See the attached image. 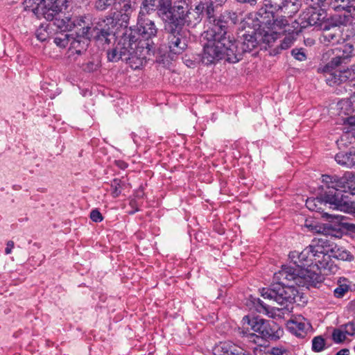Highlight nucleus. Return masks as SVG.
Returning <instances> with one entry per match:
<instances>
[{
    "label": "nucleus",
    "instance_id": "1",
    "mask_svg": "<svg viewBox=\"0 0 355 355\" xmlns=\"http://www.w3.org/2000/svg\"><path fill=\"white\" fill-rule=\"evenodd\" d=\"M214 12V7L211 3L207 6L201 1L193 8L186 0H181L175 3L172 13L167 19L183 28L184 26L194 27L205 17L209 27L204 33L207 42L203 47L202 58L205 56L206 47L214 44L223 28L232 26L237 21V15L234 12L225 11L218 17L215 16Z\"/></svg>",
    "mask_w": 355,
    "mask_h": 355
},
{
    "label": "nucleus",
    "instance_id": "2",
    "mask_svg": "<svg viewBox=\"0 0 355 355\" xmlns=\"http://www.w3.org/2000/svg\"><path fill=\"white\" fill-rule=\"evenodd\" d=\"M323 279L320 273L311 268H304L301 266H297V268L283 266L279 271L274 274V282L269 288H263L261 293L265 299L284 305L295 301L298 293L295 285L306 288L316 287Z\"/></svg>",
    "mask_w": 355,
    "mask_h": 355
},
{
    "label": "nucleus",
    "instance_id": "3",
    "mask_svg": "<svg viewBox=\"0 0 355 355\" xmlns=\"http://www.w3.org/2000/svg\"><path fill=\"white\" fill-rule=\"evenodd\" d=\"M230 27L223 28L214 44L206 47L205 56L201 58L204 64H214L220 60H225L230 63H236L243 59L245 53L257 50L261 42H270V35L268 33L262 35L256 30L245 32L241 37V41L237 42L228 35Z\"/></svg>",
    "mask_w": 355,
    "mask_h": 355
},
{
    "label": "nucleus",
    "instance_id": "4",
    "mask_svg": "<svg viewBox=\"0 0 355 355\" xmlns=\"http://www.w3.org/2000/svg\"><path fill=\"white\" fill-rule=\"evenodd\" d=\"M61 31H71L74 28L78 31L76 35H91L94 37L98 45L110 44L114 37V28L116 21L111 17L100 19L96 25L91 28V19L89 16H72L62 15V17L55 19L53 22Z\"/></svg>",
    "mask_w": 355,
    "mask_h": 355
},
{
    "label": "nucleus",
    "instance_id": "5",
    "mask_svg": "<svg viewBox=\"0 0 355 355\" xmlns=\"http://www.w3.org/2000/svg\"><path fill=\"white\" fill-rule=\"evenodd\" d=\"M333 51L334 57L325 64L322 69L323 72L327 74V83L332 86L347 82L353 83L355 80V65H352L350 69H337V67L349 62L353 55V46L346 44Z\"/></svg>",
    "mask_w": 355,
    "mask_h": 355
},
{
    "label": "nucleus",
    "instance_id": "6",
    "mask_svg": "<svg viewBox=\"0 0 355 355\" xmlns=\"http://www.w3.org/2000/svg\"><path fill=\"white\" fill-rule=\"evenodd\" d=\"M321 186L322 191L316 198H309L306 200V207L312 211H316L322 214V217L338 219V216H332L327 213H323V206L329 205L334 209H337V207L346 206L349 205V201L346 198H342L340 193L336 191L331 186L326 182H322Z\"/></svg>",
    "mask_w": 355,
    "mask_h": 355
},
{
    "label": "nucleus",
    "instance_id": "7",
    "mask_svg": "<svg viewBox=\"0 0 355 355\" xmlns=\"http://www.w3.org/2000/svg\"><path fill=\"white\" fill-rule=\"evenodd\" d=\"M244 324L246 322L256 334H251L250 337H255L265 341L277 340L280 338L282 332L280 327L273 320L263 319L260 317H243Z\"/></svg>",
    "mask_w": 355,
    "mask_h": 355
},
{
    "label": "nucleus",
    "instance_id": "8",
    "mask_svg": "<svg viewBox=\"0 0 355 355\" xmlns=\"http://www.w3.org/2000/svg\"><path fill=\"white\" fill-rule=\"evenodd\" d=\"M137 26V29H132V28L125 29L135 33H132L134 35V39L132 40V44H138L155 50L157 44L154 42V39L157 37L158 28L154 21L146 17L141 12H139Z\"/></svg>",
    "mask_w": 355,
    "mask_h": 355
},
{
    "label": "nucleus",
    "instance_id": "9",
    "mask_svg": "<svg viewBox=\"0 0 355 355\" xmlns=\"http://www.w3.org/2000/svg\"><path fill=\"white\" fill-rule=\"evenodd\" d=\"M67 0H42V3L35 2L32 5V0H25V10L33 12L37 18L44 17L48 21H55V19L62 17V9L66 6Z\"/></svg>",
    "mask_w": 355,
    "mask_h": 355
},
{
    "label": "nucleus",
    "instance_id": "10",
    "mask_svg": "<svg viewBox=\"0 0 355 355\" xmlns=\"http://www.w3.org/2000/svg\"><path fill=\"white\" fill-rule=\"evenodd\" d=\"M327 12L324 9L310 7L302 12L297 19L293 21V31L300 33L309 26L319 27L322 30H329L327 25Z\"/></svg>",
    "mask_w": 355,
    "mask_h": 355
},
{
    "label": "nucleus",
    "instance_id": "11",
    "mask_svg": "<svg viewBox=\"0 0 355 355\" xmlns=\"http://www.w3.org/2000/svg\"><path fill=\"white\" fill-rule=\"evenodd\" d=\"M165 20V31L166 34V45L169 52L180 55L187 48V39L184 28H180L175 22Z\"/></svg>",
    "mask_w": 355,
    "mask_h": 355
},
{
    "label": "nucleus",
    "instance_id": "12",
    "mask_svg": "<svg viewBox=\"0 0 355 355\" xmlns=\"http://www.w3.org/2000/svg\"><path fill=\"white\" fill-rule=\"evenodd\" d=\"M155 51L138 44H131L128 48L127 55H125L123 61L128 63L133 69H140L146 60V56L154 55Z\"/></svg>",
    "mask_w": 355,
    "mask_h": 355
},
{
    "label": "nucleus",
    "instance_id": "13",
    "mask_svg": "<svg viewBox=\"0 0 355 355\" xmlns=\"http://www.w3.org/2000/svg\"><path fill=\"white\" fill-rule=\"evenodd\" d=\"M302 226L306 230V232L313 234L317 233L325 237V239H318L319 241H321L322 244H330V241L327 239L329 237L332 239L334 236H339L340 235V232L334 229V225L322 224L313 218H306Z\"/></svg>",
    "mask_w": 355,
    "mask_h": 355
},
{
    "label": "nucleus",
    "instance_id": "14",
    "mask_svg": "<svg viewBox=\"0 0 355 355\" xmlns=\"http://www.w3.org/2000/svg\"><path fill=\"white\" fill-rule=\"evenodd\" d=\"M132 33V31L125 30L116 46L107 51L109 61L117 62L119 60L123 61L125 55H127L128 48L133 44L132 40L134 39V35Z\"/></svg>",
    "mask_w": 355,
    "mask_h": 355
},
{
    "label": "nucleus",
    "instance_id": "15",
    "mask_svg": "<svg viewBox=\"0 0 355 355\" xmlns=\"http://www.w3.org/2000/svg\"><path fill=\"white\" fill-rule=\"evenodd\" d=\"M331 245H324L321 248H315L313 250V259H311V263H315L318 269L331 270L332 263L331 259L332 257Z\"/></svg>",
    "mask_w": 355,
    "mask_h": 355
},
{
    "label": "nucleus",
    "instance_id": "16",
    "mask_svg": "<svg viewBox=\"0 0 355 355\" xmlns=\"http://www.w3.org/2000/svg\"><path fill=\"white\" fill-rule=\"evenodd\" d=\"M89 44V35H71L69 37V51L71 54L81 55L87 50Z\"/></svg>",
    "mask_w": 355,
    "mask_h": 355
},
{
    "label": "nucleus",
    "instance_id": "17",
    "mask_svg": "<svg viewBox=\"0 0 355 355\" xmlns=\"http://www.w3.org/2000/svg\"><path fill=\"white\" fill-rule=\"evenodd\" d=\"M293 29L288 28L285 29L284 32L288 33V35L281 41L279 46L272 50V53L275 55L281 53L282 50H286L289 49L293 42L295 40V35H297L300 33H295L293 31Z\"/></svg>",
    "mask_w": 355,
    "mask_h": 355
},
{
    "label": "nucleus",
    "instance_id": "18",
    "mask_svg": "<svg viewBox=\"0 0 355 355\" xmlns=\"http://www.w3.org/2000/svg\"><path fill=\"white\" fill-rule=\"evenodd\" d=\"M257 19L260 26L270 28L274 21L275 14L272 11L267 10L266 8H261L257 13Z\"/></svg>",
    "mask_w": 355,
    "mask_h": 355
},
{
    "label": "nucleus",
    "instance_id": "19",
    "mask_svg": "<svg viewBox=\"0 0 355 355\" xmlns=\"http://www.w3.org/2000/svg\"><path fill=\"white\" fill-rule=\"evenodd\" d=\"M334 229L339 231L340 235L339 236H334V238L340 239L345 235L355 239V224L339 223L338 225H334Z\"/></svg>",
    "mask_w": 355,
    "mask_h": 355
},
{
    "label": "nucleus",
    "instance_id": "20",
    "mask_svg": "<svg viewBox=\"0 0 355 355\" xmlns=\"http://www.w3.org/2000/svg\"><path fill=\"white\" fill-rule=\"evenodd\" d=\"M352 16L349 14H343V15H334L331 16L329 19V21L327 22V25L330 28L340 26H347L351 22Z\"/></svg>",
    "mask_w": 355,
    "mask_h": 355
},
{
    "label": "nucleus",
    "instance_id": "21",
    "mask_svg": "<svg viewBox=\"0 0 355 355\" xmlns=\"http://www.w3.org/2000/svg\"><path fill=\"white\" fill-rule=\"evenodd\" d=\"M236 345L230 342L220 343L214 349V355H234Z\"/></svg>",
    "mask_w": 355,
    "mask_h": 355
},
{
    "label": "nucleus",
    "instance_id": "22",
    "mask_svg": "<svg viewBox=\"0 0 355 355\" xmlns=\"http://www.w3.org/2000/svg\"><path fill=\"white\" fill-rule=\"evenodd\" d=\"M331 256L338 260L350 261L353 259V255L342 245H335L331 248Z\"/></svg>",
    "mask_w": 355,
    "mask_h": 355
},
{
    "label": "nucleus",
    "instance_id": "23",
    "mask_svg": "<svg viewBox=\"0 0 355 355\" xmlns=\"http://www.w3.org/2000/svg\"><path fill=\"white\" fill-rule=\"evenodd\" d=\"M335 160L336 162L342 166L348 167V168H352L354 167L353 164V152H340L337 153L335 156Z\"/></svg>",
    "mask_w": 355,
    "mask_h": 355
},
{
    "label": "nucleus",
    "instance_id": "24",
    "mask_svg": "<svg viewBox=\"0 0 355 355\" xmlns=\"http://www.w3.org/2000/svg\"><path fill=\"white\" fill-rule=\"evenodd\" d=\"M173 0H159L157 5V12L160 16H162L164 19H167V17H169L172 10H173V6H172Z\"/></svg>",
    "mask_w": 355,
    "mask_h": 355
},
{
    "label": "nucleus",
    "instance_id": "25",
    "mask_svg": "<svg viewBox=\"0 0 355 355\" xmlns=\"http://www.w3.org/2000/svg\"><path fill=\"white\" fill-rule=\"evenodd\" d=\"M324 245H307L302 252L297 254L299 263H303V262H311V259H313V250L315 248H321Z\"/></svg>",
    "mask_w": 355,
    "mask_h": 355
},
{
    "label": "nucleus",
    "instance_id": "26",
    "mask_svg": "<svg viewBox=\"0 0 355 355\" xmlns=\"http://www.w3.org/2000/svg\"><path fill=\"white\" fill-rule=\"evenodd\" d=\"M125 187V182L121 179L114 178L110 184L111 194L114 198H118Z\"/></svg>",
    "mask_w": 355,
    "mask_h": 355
},
{
    "label": "nucleus",
    "instance_id": "27",
    "mask_svg": "<svg viewBox=\"0 0 355 355\" xmlns=\"http://www.w3.org/2000/svg\"><path fill=\"white\" fill-rule=\"evenodd\" d=\"M293 23L291 25L288 24V19L284 16H281L275 18L274 17V21H272V27L270 28H279V29H293Z\"/></svg>",
    "mask_w": 355,
    "mask_h": 355
},
{
    "label": "nucleus",
    "instance_id": "28",
    "mask_svg": "<svg viewBox=\"0 0 355 355\" xmlns=\"http://www.w3.org/2000/svg\"><path fill=\"white\" fill-rule=\"evenodd\" d=\"M157 1L158 0H142L140 12L144 14V12L149 13L150 11L157 10Z\"/></svg>",
    "mask_w": 355,
    "mask_h": 355
},
{
    "label": "nucleus",
    "instance_id": "29",
    "mask_svg": "<svg viewBox=\"0 0 355 355\" xmlns=\"http://www.w3.org/2000/svg\"><path fill=\"white\" fill-rule=\"evenodd\" d=\"M325 340L321 336H315L312 340V350L319 352L324 349Z\"/></svg>",
    "mask_w": 355,
    "mask_h": 355
},
{
    "label": "nucleus",
    "instance_id": "30",
    "mask_svg": "<svg viewBox=\"0 0 355 355\" xmlns=\"http://www.w3.org/2000/svg\"><path fill=\"white\" fill-rule=\"evenodd\" d=\"M118 0H96L95 2V8L98 10H105L108 8L114 6Z\"/></svg>",
    "mask_w": 355,
    "mask_h": 355
},
{
    "label": "nucleus",
    "instance_id": "31",
    "mask_svg": "<svg viewBox=\"0 0 355 355\" xmlns=\"http://www.w3.org/2000/svg\"><path fill=\"white\" fill-rule=\"evenodd\" d=\"M349 289V286L348 284H341L340 281H338V286L334 291V296L337 298H341L348 292Z\"/></svg>",
    "mask_w": 355,
    "mask_h": 355
},
{
    "label": "nucleus",
    "instance_id": "32",
    "mask_svg": "<svg viewBox=\"0 0 355 355\" xmlns=\"http://www.w3.org/2000/svg\"><path fill=\"white\" fill-rule=\"evenodd\" d=\"M292 56L298 61H304L306 60V50L304 48H294L291 50Z\"/></svg>",
    "mask_w": 355,
    "mask_h": 355
},
{
    "label": "nucleus",
    "instance_id": "33",
    "mask_svg": "<svg viewBox=\"0 0 355 355\" xmlns=\"http://www.w3.org/2000/svg\"><path fill=\"white\" fill-rule=\"evenodd\" d=\"M346 338V334L344 330H340L338 329H336L334 330L332 333V339L336 343H340L343 342Z\"/></svg>",
    "mask_w": 355,
    "mask_h": 355
},
{
    "label": "nucleus",
    "instance_id": "34",
    "mask_svg": "<svg viewBox=\"0 0 355 355\" xmlns=\"http://www.w3.org/2000/svg\"><path fill=\"white\" fill-rule=\"evenodd\" d=\"M340 141L344 142L343 144L345 146L352 144L355 142V136L350 132H344L340 137Z\"/></svg>",
    "mask_w": 355,
    "mask_h": 355
},
{
    "label": "nucleus",
    "instance_id": "35",
    "mask_svg": "<svg viewBox=\"0 0 355 355\" xmlns=\"http://www.w3.org/2000/svg\"><path fill=\"white\" fill-rule=\"evenodd\" d=\"M349 109H347V114L355 115V92L350 96L349 101H346Z\"/></svg>",
    "mask_w": 355,
    "mask_h": 355
},
{
    "label": "nucleus",
    "instance_id": "36",
    "mask_svg": "<svg viewBox=\"0 0 355 355\" xmlns=\"http://www.w3.org/2000/svg\"><path fill=\"white\" fill-rule=\"evenodd\" d=\"M90 218L93 222L100 223L103 220V216L98 209H95L90 212Z\"/></svg>",
    "mask_w": 355,
    "mask_h": 355
},
{
    "label": "nucleus",
    "instance_id": "37",
    "mask_svg": "<svg viewBox=\"0 0 355 355\" xmlns=\"http://www.w3.org/2000/svg\"><path fill=\"white\" fill-rule=\"evenodd\" d=\"M346 335L354 336L355 335V322H349L343 326Z\"/></svg>",
    "mask_w": 355,
    "mask_h": 355
},
{
    "label": "nucleus",
    "instance_id": "38",
    "mask_svg": "<svg viewBox=\"0 0 355 355\" xmlns=\"http://www.w3.org/2000/svg\"><path fill=\"white\" fill-rule=\"evenodd\" d=\"M327 0H305L306 4L310 7L320 8L324 6Z\"/></svg>",
    "mask_w": 355,
    "mask_h": 355
},
{
    "label": "nucleus",
    "instance_id": "39",
    "mask_svg": "<svg viewBox=\"0 0 355 355\" xmlns=\"http://www.w3.org/2000/svg\"><path fill=\"white\" fill-rule=\"evenodd\" d=\"M71 35H65L64 38H60L58 37H55L54 42L56 44L57 46L60 47H65L66 46L69 44V37Z\"/></svg>",
    "mask_w": 355,
    "mask_h": 355
},
{
    "label": "nucleus",
    "instance_id": "40",
    "mask_svg": "<svg viewBox=\"0 0 355 355\" xmlns=\"http://www.w3.org/2000/svg\"><path fill=\"white\" fill-rule=\"evenodd\" d=\"M119 3L122 5L123 10L128 12L135 6L136 1L135 0H119Z\"/></svg>",
    "mask_w": 355,
    "mask_h": 355
},
{
    "label": "nucleus",
    "instance_id": "41",
    "mask_svg": "<svg viewBox=\"0 0 355 355\" xmlns=\"http://www.w3.org/2000/svg\"><path fill=\"white\" fill-rule=\"evenodd\" d=\"M297 254H298V252H297V251L291 252L289 254V258L291 259L292 261H293V264H294V266H292L294 268H297V266H300V264L298 263Z\"/></svg>",
    "mask_w": 355,
    "mask_h": 355
},
{
    "label": "nucleus",
    "instance_id": "42",
    "mask_svg": "<svg viewBox=\"0 0 355 355\" xmlns=\"http://www.w3.org/2000/svg\"><path fill=\"white\" fill-rule=\"evenodd\" d=\"M295 325V327L297 328L300 331H302V333H299L297 335L299 336H304V334L305 333L304 330L306 328V324L302 322H294L293 323Z\"/></svg>",
    "mask_w": 355,
    "mask_h": 355
},
{
    "label": "nucleus",
    "instance_id": "43",
    "mask_svg": "<svg viewBox=\"0 0 355 355\" xmlns=\"http://www.w3.org/2000/svg\"><path fill=\"white\" fill-rule=\"evenodd\" d=\"M335 9L336 10L342 9L343 10L345 11L346 12H347V14H349V15H351V12L352 11H354V8L352 7L350 5H348L347 3L346 6H338Z\"/></svg>",
    "mask_w": 355,
    "mask_h": 355
},
{
    "label": "nucleus",
    "instance_id": "44",
    "mask_svg": "<svg viewBox=\"0 0 355 355\" xmlns=\"http://www.w3.org/2000/svg\"><path fill=\"white\" fill-rule=\"evenodd\" d=\"M227 0H205L203 1L204 3H206L207 6H209L210 3L211 6H214V3H217L218 5H222Z\"/></svg>",
    "mask_w": 355,
    "mask_h": 355
},
{
    "label": "nucleus",
    "instance_id": "45",
    "mask_svg": "<svg viewBox=\"0 0 355 355\" xmlns=\"http://www.w3.org/2000/svg\"><path fill=\"white\" fill-rule=\"evenodd\" d=\"M115 165L122 170L125 169L128 166V164L123 160H115Z\"/></svg>",
    "mask_w": 355,
    "mask_h": 355
},
{
    "label": "nucleus",
    "instance_id": "46",
    "mask_svg": "<svg viewBox=\"0 0 355 355\" xmlns=\"http://www.w3.org/2000/svg\"><path fill=\"white\" fill-rule=\"evenodd\" d=\"M286 352V350L282 348L273 347L272 349V354L273 355H285Z\"/></svg>",
    "mask_w": 355,
    "mask_h": 355
},
{
    "label": "nucleus",
    "instance_id": "47",
    "mask_svg": "<svg viewBox=\"0 0 355 355\" xmlns=\"http://www.w3.org/2000/svg\"><path fill=\"white\" fill-rule=\"evenodd\" d=\"M256 302H257V305L260 306L264 311L268 310L267 306H266V304L261 300L258 298L256 300Z\"/></svg>",
    "mask_w": 355,
    "mask_h": 355
},
{
    "label": "nucleus",
    "instance_id": "48",
    "mask_svg": "<svg viewBox=\"0 0 355 355\" xmlns=\"http://www.w3.org/2000/svg\"><path fill=\"white\" fill-rule=\"evenodd\" d=\"M37 37L39 40L44 42L46 40V35L44 33L37 32Z\"/></svg>",
    "mask_w": 355,
    "mask_h": 355
},
{
    "label": "nucleus",
    "instance_id": "49",
    "mask_svg": "<svg viewBox=\"0 0 355 355\" xmlns=\"http://www.w3.org/2000/svg\"><path fill=\"white\" fill-rule=\"evenodd\" d=\"M336 355H349V350L348 349H342Z\"/></svg>",
    "mask_w": 355,
    "mask_h": 355
},
{
    "label": "nucleus",
    "instance_id": "50",
    "mask_svg": "<svg viewBox=\"0 0 355 355\" xmlns=\"http://www.w3.org/2000/svg\"><path fill=\"white\" fill-rule=\"evenodd\" d=\"M324 37L329 40V41H334V37L336 35L331 33H327Z\"/></svg>",
    "mask_w": 355,
    "mask_h": 355
},
{
    "label": "nucleus",
    "instance_id": "51",
    "mask_svg": "<svg viewBox=\"0 0 355 355\" xmlns=\"http://www.w3.org/2000/svg\"><path fill=\"white\" fill-rule=\"evenodd\" d=\"M347 122L350 125L355 124V118L352 116L348 117L347 119Z\"/></svg>",
    "mask_w": 355,
    "mask_h": 355
},
{
    "label": "nucleus",
    "instance_id": "52",
    "mask_svg": "<svg viewBox=\"0 0 355 355\" xmlns=\"http://www.w3.org/2000/svg\"><path fill=\"white\" fill-rule=\"evenodd\" d=\"M348 5H350L354 8V11H355V0H346Z\"/></svg>",
    "mask_w": 355,
    "mask_h": 355
},
{
    "label": "nucleus",
    "instance_id": "53",
    "mask_svg": "<svg viewBox=\"0 0 355 355\" xmlns=\"http://www.w3.org/2000/svg\"><path fill=\"white\" fill-rule=\"evenodd\" d=\"M13 247H14V245H8L7 248H6V250H5V253L6 254H10L11 252L12 249Z\"/></svg>",
    "mask_w": 355,
    "mask_h": 355
},
{
    "label": "nucleus",
    "instance_id": "54",
    "mask_svg": "<svg viewBox=\"0 0 355 355\" xmlns=\"http://www.w3.org/2000/svg\"><path fill=\"white\" fill-rule=\"evenodd\" d=\"M239 2L241 3H246V2H252L256 1V0H237Z\"/></svg>",
    "mask_w": 355,
    "mask_h": 355
},
{
    "label": "nucleus",
    "instance_id": "55",
    "mask_svg": "<svg viewBox=\"0 0 355 355\" xmlns=\"http://www.w3.org/2000/svg\"><path fill=\"white\" fill-rule=\"evenodd\" d=\"M216 231H217V232H218V234H224V230H223V228H222V227H219V228H218V230H217Z\"/></svg>",
    "mask_w": 355,
    "mask_h": 355
},
{
    "label": "nucleus",
    "instance_id": "56",
    "mask_svg": "<svg viewBox=\"0 0 355 355\" xmlns=\"http://www.w3.org/2000/svg\"><path fill=\"white\" fill-rule=\"evenodd\" d=\"M35 2L42 3V0H32V5L35 6Z\"/></svg>",
    "mask_w": 355,
    "mask_h": 355
},
{
    "label": "nucleus",
    "instance_id": "57",
    "mask_svg": "<svg viewBox=\"0 0 355 355\" xmlns=\"http://www.w3.org/2000/svg\"><path fill=\"white\" fill-rule=\"evenodd\" d=\"M353 159L354 168H355V150L353 151Z\"/></svg>",
    "mask_w": 355,
    "mask_h": 355
},
{
    "label": "nucleus",
    "instance_id": "58",
    "mask_svg": "<svg viewBox=\"0 0 355 355\" xmlns=\"http://www.w3.org/2000/svg\"><path fill=\"white\" fill-rule=\"evenodd\" d=\"M139 211V209H136L135 210H134L132 211H130V214H135L136 211Z\"/></svg>",
    "mask_w": 355,
    "mask_h": 355
},
{
    "label": "nucleus",
    "instance_id": "59",
    "mask_svg": "<svg viewBox=\"0 0 355 355\" xmlns=\"http://www.w3.org/2000/svg\"><path fill=\"white\" fill-rule=\"evenodd\" d=\"M334 1H335V2H337V3L338 2H342L343 3V2L346 1V0H334Z\"/></svg>",
    "mask_w": 355,
    "mask_h": 355
},
{
    "label": "nucleus",
    "instance_id": "60",
    "mask_svg": "<svg viewBox=\"0 0 355 355\" xmlns=\"http://www.w3.org/2000/svg\"><path fill=\"white\" fill-rule=\"evenodd\" d=\"M8 245H10V244H14V242L12 241H9L8 243H7Z\"/></svg>",
    "mask_w": 355,
    "mask_h": 355
},
{
    "label": "nucleus",
    "instance_id": "61",
    "mask_svg": "<svg viewBox=\"0 0 355 355\" xmlns=\"http://www.w3.org/2000/svg\"><path fill=\"white\" fill-rule=\"evenodd\" d=\"M257 53H258V51H257L255 53H253L252 55H256Z\"/></svg>",
    "mask_w": 355,
    "mask_h": 355
},
{
    "label": "nucleus",
    "instance_id": "62",
    "mask_svg": "<svg viewBox=\"0 0 355 355\" xmlns=\"http://www.w3.org/2000/svg\"><path fill=\"white\" fill-rule=\"evenodd\" d=\"M352 83V85H353L354 86H355V80H354L353 83Z\"/></svg>",
    "mask_w": 355,
    "mask_h": 355
}]
</instances>
